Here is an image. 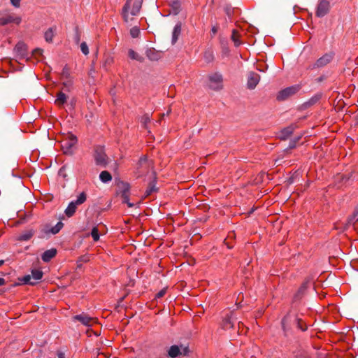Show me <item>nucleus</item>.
<instances>
[{
    "label": "nucleus",
    "mask_w": 358,
    "mask_h": 358,
    "mask_svg": "<svg viewBox=\"0 0 358 358\" xmlns=\"http://www.w3.org/2000/svg\"><path fill=\"white\" fill-rule=\"evenodd\" d=\"M142 0H127L122 10V16L125 22H131L141 10Z\"/></svg>",
    "instance_id": "nucleus-1"
},
{
    "label": "nucleus",
    "mask_w": 358,
    "mask_h": 358,
    "mask_svg": "<svg viewBox=\"0 0 358 358\" xmlns=\"http://www.w3.org/2000/svg\"><path fill=\"white\" fill-rule=\"evenodd\" d=\"M86 200L87 194L84 192L80 193L78 196L76 200L72 201L69 203L67 208L64 211L65 215L68 217H72L76 211L77 206L85 203Z\"/></svg>",
    "instance_id": "nucleus-2"
},
{
    "label": "nucleus",
    "mask_w": 358,
    "mask_h": 358,
    "mask_svg": "<svg viewBox=\"0 0 358 358\" xmlns=\"http://www.w3.org/2000/svg\"><path fill=\"white\" fill-rule=\"evenodd\" d=\"M78 142L77 137L70 134L61 142L62 149L65 154L71 155L73 152V148Z\"/></svg>",
    "instance_id": "nucleus-3"
},
{
    "label": "nucleus",
    "mask_w": 358,
    "mask_h": 358,
    "mask_svg": "<svg viewBox=\"0 0 358 358\" xmlns=\"http://www.w3.org/2000/svg\"><path fill=\"white\" fill-rule=\"evenodd\" d=\"M94 158L97 166L105 167L108 164V157L103 147L95 148Z\"/></svg>",
    "instance_id": "nucleus-4"
},
{
    "label": "nucleus",
    "mask_w": 358,
    "mask_h": 358,
    "mask_svg": "<svg viewBox=\"0 0 358 358\" xmlns=\"http://www.w3.org/2000/svg\"><path fill=\"white\" fill-rule=\"evenodd\" d=\"M210 82L209 86L214 90H219L222 88L223 78L221 73L218 72L213 73L208 76Z\"/></svg>",
    "instance_id": "nucleus-5"
},
{
    "label": "nucleus",
    "mask_w": 358,
    "mask_h": 358,
    "mask_svg": "<svg viewBox=\"0 0 358 358\" xmlns=\"http://www.w3.org/2000/svg\"><path fill=\"white\" fill-rule=\"evenodd\" d=\"M72 320L80 322L83 325L90 327L96 323V318L90 317L88 314L83 312L80 314L76 315L72 317Z\"/></svg>",
    "instance_id": "nucleus-6"
},
{
    "label": "nucleus",
    "mask_w": 358,
    "mask_h": 358,
    "mask_svg": "<svg viewBox=\"0 0 358 358\" xmlns=\"http://www.w3.org/2000/svg\"><path fill=\"white\" fill-rule=\"evenodd\" d=\"M300 87L299 85H293L286 87L278 92L276 99L278 101H283L292 95L295 94Z\"/></svg>",
    "instance_id": "nucleus-7"
},
{
    "label": "nucleus",
    "mask_w": 358,
    "mask_h": 358,
    "mask_svg": "<svg viewBox=\"0 0 358 358\" xmlns=\"http://www.w3.org/2000/svg\"><path fill=\"white\" fill-rule=\"evenodd\" d=\"M21 22L22 18L20 16H15L11 14H3L0 12V26H5L10 23L20 24Z\"/></svg>",
    "instance_id": "nucleus-8"
},
{
    "label": "nucleus",
    "mask_w": 358,
    "mask_h": 358,
    "mask_svg": "<svg viewBox=\"0 0 358 358\" xmlns=\"http://www.w3.org/2000/svg\"><path fill=\"white\" fill-rule=\"evenodd\" d=\"M330 2L328 0H319L315 15L318 17L325 16L330 10Z\"/></svg>",
    "instance_id": "nucleus-9"
},
{
    "label": "nucleus",
    "mask_w": 358,
    "mask_h": 358,
    "mask_svg": "<svg viewBox=\"0 0 358 358\" xmlns=\"http://www.w3.org/2000/svg\"><path fill=\"white\" fill-rule=\"evenodd\" d=\"M334 56L333 52L326 53L320 57L313 65L312 69L322 68L331 62Z\"/></svg>",
    "instance_id": "nucleus-10"
},
{
    "label": "nucleus",
    "mask_w": 358,
    "mask_h": 358,
    "mask_svg": "<svg viewBox=\"0 0 358 358\" xmlns=\"http://www.w3.org/2000/svg\"><path fill=\"white\" fill-rule=\"evenodd\" d=\"M188 352H189V350H188L187 347L182 348V346L181 345V348H180L179 346H178L176 345H173L170 347V348L168 351V355L171 358H176L182 354H183L184 355H187Z\"/></svg>",
    "instance_id": "nucleus-11"
},
{
    "label": "nucleus",
    "mask_w": 358,
    "mask_h": 358,
    "mask_svg": "<svg viewBox=\"0 0 358 358\" xmlns=\"http://www.w3.org/2000/svg\"><path fill=\"white\" fill-rule=\"evenodd\" d=\"M260 80V76L255 72H250L248 75L247 85L250 90L255 89Z\"/></svg>",
    "instance_id": "nucleus-12"
},
{
    "label": "nucleus",
    "mask_w": 358,
    "mask_h": 358,
    "mask_svg": "<svg viewBox=\"0 0 358 358\" xmlns=\"http://www.w3.org/2000/svg\"><path fill=\"white\" fill-rule=\"evenodd\" d=\"M63 226L64 224L62 222H58L54 227H50L46 225L44 227L43 231L44 233L46 234H52L55 235L59 232V231L62 229Z\"/></svg>",
    "instance_id": "nucleus-13"
},
{
    "label": "nucleus",
    "mask_w": 358,
    "mask_h": 358,
    "mask_svg": "<svg viewBox=\"0 0 358 358\" xmlns=\"http://www.w3.org/2000/svg\"><path fill=\"white\" fill-rule=\"evenodd\" d=\"M221 327L223 329L227 330L234 327L232 313L227 315L222 320Z\"/></svg>",
    "instance_id": "nucleus-14"
},
{
    "label": "nucleus",
    "mask_w": 358,
    "mask_h": 358,
    "mask_svg": "<svg viewBox=\"0 0 358 358\" xmlns=\"http://www.w3.org/2000/svg\"><path fill=\"white\" fill-rule=\"evenodd\" d=\"M68 96L64 93L62 91H60L57 93L56 99L55 101V103L59 107L63 106L67 101Z\"/></svg>",
    "instance_id": "nucleus-15"
},
{
    "label": "nucleus",
    "mask_w": 358,
    "mask_h": 358,
    "mask_svg": "<svg viewBox=\"0 0 358 358\" xmlns=\"http://www.w3.org/2000/svg\"><path fill=\"white\" fill-rule=\"evenodd\" d=\"M57 255V250L55 248H51L45 250L41 255V259L44 262H50Z\"/></svg>",
    "instance_id": "nucleus-16"
},
{
    "label": "nucleus",
    "mask_w": 358,
    "mask_h": 358,
    "mask_svg": "<svg viewBox=\"0 0 358 358\" xmlns=\"http://www.w3.org/2000/svg\"><path fill=\"white\" fill-rule=\"evenodd\" d=\"M181 29H182V25H181V23L180 22H178L174 28H173V33H172V38H171V43L173 45L175 44L180 34H181Z\"/></svg>",
    "instance_id": "nucleus-17"
},
{
    "label": "nucleus",
    "mask_w": 358,
    "mask_h": 358,
    "mask_svg": "<svg viewBox=\"0 0 358 358\" xmlns=\"http://www.w3.org/2000/svg\"><path fill=\"white\" fill-rule=\"evenodd\" d=\"M169 5L171 7V13L173 15H176L179 14L181 10V2L180 0H173Z\"/></svg>",
    "instance_id": "nucleus-18"
},
{
    "label": "nucleus",
    "mask_w": 358,
    "mask_h": 358,
    "mask_svg": "<svg viewBox=\"0 0 358 358\" xmlns=\"http://www.w3.org/2000/svg\"><path fill=\"white\" fill-rule=\"evenodd\" d=\"M119 194L121 196L130 194V185L127 182H121L118 184Z\"/></svg>",
    "instance_id": "nucleus-19"
},
{
    "label": "nucleus",
    "mask_w": 358,
    "mask_h": 358,
    "mask_svg": "<svg viewBox=\"0 0 358 358\" xmlns=\"http://www.w3.org/2000/svg\"><path fill=\"white\" fill-rule=\"evenodd\" d=\"M34 231L32 229L22 232L18 237V240L21 241H27L32 238L34 236Z\"/></svg>",
    "instance_id": "nucleus-20"
},
{
    "label": "nucleus",
    "mask_w": 358,
    "mask_h": 358,
    "mask_svg": "<svg viewBox=\"0 0 358 358\" xmlns=\"http://www.w3.org/2000/svg\"><path fill=\"white\" fill-rule=\"evenodd\" d=\"M99 178L102 182L107 183L112 180V176L108 171H103L99 174Z\"/></svg>",
    "instance_id": "nucleus-21"
},
{
    "label": "nucleus",
    "mask_w": 358,
    "mask_h": 358,
    "mask_svg": "<svg viewBox=\"0 0 358 358\" xmlns=\"http://www.w3.org/2000/svg\"><path fill=\"white\" fill-rule=\"evenodd\" d=\"M128 55L131 59L136 60L140 62H143L144 61L143 57L140 55L138 53H137L132 49L129 50Z\"/></svg>",
    "instance_id": "nucleus-22"
},
{
    "label": "nucleus",
    "mask_w": 358,
    "mask_h": 358,
    "mask_svg": "<svg viewBox=\"0 0 358 358\" xmlns=\"http://www.w3.org/2000/svg\"><path fill=\"white\" fill-rule=\"evenodd\" d=\"M31 273V278L34 280V282H36V283L38 280H41L43 275V271L39 269H33Z\"/></svg>",
    "instance_id": "nucleus-23"
},
{
    "label": "nucleus",
    "mask_w": 358,
    "mask_h": 358,
    "mask_svg": "<svg viewBox=\"0 0 358 358\" xmlns=\"http://www.w3.org/2000/svg\"><path fill=\"white\" fill-rule=\"evenodd\" d=\"M114 62V58L109 55H106L103 57V67L107 70L109 66H110Z\"/></svg>",
    "instance_id": "nucleus-24"
},
{
    "label": "nucleus",
    "mask_w": 358,
    "mask_h": 358,
    "mask_svg": "<svg viewBox=\"0 0 358 358\" xmlns=\"http://www.w3.org/2000/svg\"><path fill=\"white\" fill-rule=\"evenodd\" d=\"M55 31L52 27L49 28L44 34V38L45 41L48 43H51L52 41L53 37L55 36Z\"/></svg>",
    "instance_id": "nucleus-25"
},
{
    "label": "nucleus",
    "mask_w": 358,
    "mask_h": 358,
    "mask_svg": "<svg viewBox=\"0 0 358 358\" xmlns=\"http://www.w3.org/2000/svg\"><path fill=\"white\" fill-rule=\"evenodd\" d=\"M156 182L155 180L152 181L150 184L148 188L146 189L145 192V196H150L152 192H156Z\"/></svg>",
    "instance_id": "nucleus-26"
},
{
    "label": "nucleus",
    "mask_w": 358,
    "mask_h": 358,
    "mask_svg": "<svg viewBox=\"0 0 358 358\" xmlns=\"http://www.w3.org/2000/svg\"><path fill=\"white\" fill-rule=\"evenodd\" d=\"M31 279H32V278H31V275H24V276L21 279V282H22L23 284L34 285L36 284V282L31 281Z\"/></svg>",
    "instance_id": "nucleus-27"
},
{
    "label": "nucleus",
    "mask_w": 358,
    "mask_h": 358,
    "mask_svg": "<svg viewBox=\"0 0 358 358\" xmlns=\"http://www.w3.org/2000/svg\"><path fill=\"white\" fill-rule=\"evenodd\" d=\"M91 236L94 240V241H98L99 240V229L96 227L92 228L91 231Z\"/></svg>",
    "instance_id": "nucleus-28"
},
{
    "label": "nucleus",
    "mask_w": 358,
    "mask_h": 358,
    "mask_svg": "<svg viewBox=\"0 0 358 358\" xmlns=\"http://www.w3.org/2000/svg\"><path fill=\"white\" fill-rule=\"evenodd\" d=\"M231 40L234 41L235 46H238L241 44V41L238 39V36L236 30H233L231 34Z\"/></svg>",
    "instance_id": "nucleus-29"
},
{
    "label": "nucleus",
    "mask_w": 358,
    "mask_h": 358,
    "mask_svg": "<svg viewBox=\"0 0 358 358\" xmlns=\"http://www.w3.org/2000/svg\"><path fill=\"white\" fill-rule=\"evenodd\" d=\"M130 34L132 38L138 37L140 34V29L137 26L132 27L130 30Z\"/></svg>",
    "instance_id": "nucleus-30"
},
{
    "label": "nucleus",
    "mask_w": 358,
    "mask_h": 358,
    "mask_svg": "<svg viewBox=\"0 0 358 358\" xmlns=\"http://www.w3.org/2000/svg\"><path fill=\"white\" fill-rule=\"evenodd\" d=\"M321 98V95L320 94H316L315 96H313V97H311L308 101H307V104L310 106V105H313L315 104V103H317L320 99Z\"/></svg>",
    "instance_id": "nucleus-31"
},
{
    "label": "nucleus",
    "mask_w": 358,
    "mask_h": 358,
    "mask_svg": "<svg viewBox=\"0 0 358 358\" xmlns=\"http://www.w3.org/2000/svg\"><path fill=\"white\" fill-rule=\"evenodd\" d=\"M292 132H293V128L291 127H289L285 128L282 131V134L283 135V138H287L288 136H289L292 134Z\"/></svg>",
    "instance_id": "nucleus-32"
},
{
    "label": "nucleus",
    "mask_w": 358,
    "mask_h": 358,
    "mask_svg": "<svg viewBox=\"0 0 358 358\" xmlns=\"http://www.w3.org/2000/svg\"><path fill=\"white\" fill-rule=\"evenodd\" d=\"M214 56L212 52L207 51L204 54V59L206 62L209 63L213 60Z\"/></svg>",
    "instance_id": "nucleus-33"
},
{
    "label": "nucleus",
    "mask_w": 358,
    "mask_h": 358,
    "mask_svg": "<svg viewBox=\"0 0 358 358\" xmlns=\"http://www.w3.org/2000/svg\"><path fill=\"white\" fill-rule=\"evenodd\" d=\"M15 50L19 52L22 56H24L25 52L24 45L22 43H18L15 46Z\"/></svg>",
    "instance_id": "nucleus-34"
},
{
    "label": "nucleus",
    "mask_w": 358,
    "mask_h": 358,
    "mask_svg": "<svg viewBox=\"0 0 358 358\" xmlns=\"http://www.w3.org/2000/svg\"><path fill=\"white\" fill-rule=\"evenodd\" d=\"M122 198V203H126L128 207L131 208L134 206L133 203L129 201V194L121 196Z\"/></svg>",
    "instance_id": "nucleus-35"
},
{
    "label": "nucleus",
    "mask_w": 358,
    "mask_h": 358,
    "mask_svg": "<svg viewBox=\"0 0 358 358\" xmlns=\"http://www.w3.org/2000/svg\"><path fill=\"white\" fill-rule=\"evenodd\" d=\"M80 50H81V52L85 55H87L89 54V48H88V46H87V43L85 42H83L80 44Z\"/></svg>",
    "instance_id": "nucleus-36"
},
{
    "label": "nucleus",
    "mask_w": 358,
    "mask_h": 358,
    "mask_svg": "<svg viewBox=\"0 0 358 358\" xmlns=\"http://www.w3.org/2000/svg\"><path fill=\"white\" fill-rule=\"evenodd\" d=\"M148 159L145 156L141 157L138 161V165L139 167H143V166H148Z\"/></svg>",
    "instance_id": "nucleus-37"
},
{
    "label": "nucleus",
    "mask_w": 358,
    "mask_h": 358,
    "mask_svg": "<svg viewBox=\"0 0 358 358\" xmlns=\"http://www.w3.org/2000/svg\"><path fill=\"white\" fill-rule=\"evenodd\" d=\"M357 214H358V212H355L353 213V215L349 218V220H348V222L350 224H355V222H357L358 220V219L357 218Z\"/></svg>",
    "instance_id": "nucleus-38"
},
{
    "label": "nucleus",
    "mask_w": 358,
    "mask_h": 358,
    "mask_svg": "<svg viewBox=\"0 0 358 358\" xmlns=\"http://www.w3.org/2000/svg\"><path fill=\"white\" fill-rule=\"evenodd\" d=\"M147 56L151 60L157 59V57L155 56L154 50H149L147 51Z\"/></svg>",
    "instance_id": "nucleus-39"
},
{
    "label": "nucleus",
    "mask_w": 358,
    "mask_h": 358,
    "mask_svg": "<svg viewBox=\"0 0 358 358\" xmlns=\"http://www.w3.org/2000/svg\"><path fill=\"white\" fill-rule=\"evenodd\" d=\"M62 76L63 78H68L69 77V69L67 66H64L62 69Z\"/></svg>",
    "instance_id": "nucleus-40"
},
{
    "label": "nucleus",
    "mask_w": 358,
    "mask_h": 358,
    "mask_svg": "<svg viewBox=\"0 0 358 358\" xmlns=\"http://www.w3.org/2000/svg\"><path fill=\"white\" fill-rule=\"evenodd\" d=\"M165 294H166V289H162L156 294L155 298L160 299V298L163 297L165 295Z\"/></svg>",
    "instance_id": "nucleus-41"
},
{
    "label": "nucleus",
    "mask_w": 358,
    "mask_h": 358,
    "mask_svg": "<svg viewBox=\"0 0 358 358\" xmlns=\"http://www.w3.org/2000/svg\"><path fill=\"white\" fill-rule=\"evenodd\" d=\"M63 85H64V87L66 88L67 91H69L70 90V87L72 85V82L70 80H67V81L63 83Z\"/></svg>",
    "instance_id": "nucleus-42"
},
{
    "label": "nucleus",
    "mask_w": 358,
    "mask_h": 358,
    "mask_svg": "<svg viewBox=\"0 0 358 358\" xmlns=\"http://www.w3.org/2000/svg\"><path fill=\"white\" fill-rule=\"evenodd\" d=\"M10 1L11 4L14 7H15V8H19L20 7L21 0H10Z\"/></svg>",
    "instance_id": "nucleus-43"
},
{
    "label": "nucleus",
    "mask_w": 358,
    "mask_h": 358,
    "mask_svg": "<svg viewBox=\"0 0 358 358\" xmlns=\"http://www.w3.org/2000/svg\"><path fill=\"white\" fill-rule=\"evenodd\" d=\"M149 121H150V117L148 115H145L144 116L142 117L141 122L144 124H146Z\"/></svg>",
    "instance_id": "nucleus-44"
},
{
    "label": "nucleus",
    "mask_w": 358,
    "mask_h": 358,
    "mask_svg": "<svg viewBox=\"0 0 358 358\" xmlns=\"http://www.w3.org/2000/svg\"><path fill=\"white\" fill-rule=\"evenodd\" d=\"M90 260V257L87 255H85L80 257V261L87 262Z\"/></svg>",
    "instance_id": "nucleus-45"
},
{
    "label": "nucleus",
    "mask_w": 358,
    "mask_h": 358,
    "mask_svg": "<svg viewBox=\"0 0 358 358\" xmlns=\"http://www.w3.org/2000/svg\"><path fill=\"white\" fill-rule=\"evenodd\" d=\"M57 355L58 358H66L65 354L62 351H58Z\"/></svg>",
    "instance_id": "nucleus-46"
},
{
    "label": "nucleus",
    "mask_w": 358,
    "mask_h": 358,
    "mask_svg": "<svg viewBox=\"0 0 358 358\" xmlns=\"http://www.w3.org/2000/svg\"><path fill=\"white\" fill-rule=\"evenodd\" d=\"M42 52L43 50L41 49H36L34 51V54L37 55H42Z\"/></svg>",
    "instance_id": "nucleus-47"
},
{
    "label": "nucleus",
    "mask_w": 358,
    "mask_h": 358,
    "mask_svg": "<svg viewBox=\"0 0 358 358\" xmlns=\"http://www.w3.org/2000/svg\"><path fill=\"white\" fill-rule=\"evenodd\" d=\"M6 284V280L3 278H0V286L4 285Z\"/></svg>",
    "instance_id": "nucleus-48"
},
{
    "label": "nucleus",
    "mask_w": 358,
    "mask_h": 358,
    "mask_svg": "<svg viewBox=\"0 0 358 358\" xmlns=\"http://www.w3.org/2000/svg\"><path fill=\"white\" fill-rule=\"evenodd\" d=\"M306 284L302 285V286L299 289V292L303 291L304 289H306Z\"/></svg>",
    "instance_id": "nucleus-49"
},
{
    "label": "nucleus",
    "mask_w": 358,
    "mask_h": 358,
    "mask_svg": "<svg viewBox=\"0 0 358 358\" xmlns=\"http://www.w3.org/2000/svg\"><path fill=\"white\" fill-rule=\"evenodd\" d=\"M212 31H213L214 34H215V33L217 32V29H216V27H213L212 28Z\"/></svg>",
    "instance_id": "nucleus-50"
},
{
    "label": "nucleus",
    "mask_w": 358,
    "mask_h": 358,
    "mask_svg": "<svg viewBox=\"0 0 358 358\" xmlns=\"http://www.w3.org/2000/svg\"><path fill=\"white\" fill-rule=\"evenodd\" d=\"M4 262L3 260H0V266L3 264Z\"/></svg>",
    "instance_id": "nucleus-51"
},
{
    "label": "nucleus",
    "mask_w": 358,
    "mask_h": 358,
    "mask_svg": "<svg viewBox=\"0 0 358 358\" xmlns=\"http://www.w3.org/2000/svg\"><path fill=\"white\" fill-rule=\"evenodd\" d=\"M224 243L227 245L228 248H231L229 245H227V243L226 242H224Z\"/></svg>",
    "instance_id": "nucleus-52"
},
{
    "label": "nucleus",
    "mask_w": 358,
    "mask_h": 358,
    "mask_svg": "<svg viewBox=\"0 0 358 358\" xmlns=\"http://www.w3.org/2000/svg\"><path fill=\"white\" fill-rule=\"evenodd\" d=\"M357 34H358V30H357Z\"/></svg>",
    "instance_id": "nucleus-53"
}]
</instances>
